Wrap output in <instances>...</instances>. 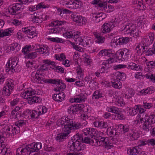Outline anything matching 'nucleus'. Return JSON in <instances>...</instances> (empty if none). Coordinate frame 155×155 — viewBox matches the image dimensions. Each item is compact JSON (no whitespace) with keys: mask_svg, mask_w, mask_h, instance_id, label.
Instances as JSON below:
<instances>
[{"mask_svg":"<svg viewBox=\"0 0 155 155\" xmlns=\"http://www.w3.org/2000/svg\"><path fill=\"white\" fill-rule=\"evenodd\" d=\"M80 33L78 31H71L67 32L63 34L65 37L74 39L76 45H81L83 47H86L91 43V38L90 37L84 36L83 38L80 36Z\"/></svg>","mask_w":155,"mask_h":155,"instance_id":"obj_1","label":"nucleus"},{"mask_svg":"<svg viewBox=\"0 0 155 155\" xmlns=\"http://www.w3.org/2000/svg\"><path fill=\"white\" fill-rule=\"evenodd\" d=\"M58 122L59 125H64V128L67 130H79L82 127L81 124L74 121L73 120L68 117L62 118Z\"/></svg>","mask_w":155,"mask_h":155,"instance_id":"obj_2","label":"nucleus"},{"mask_svg":"<svg viewBox=\"0 0 155 155\" xmlns=\"http://www.w3.org/2000/svg\"><path fill=\"white\" fill-rule=\"evenodd\" d=\"M25 6L22 4L16 3L9 7L8 12L12 15H14L16 18H20L24 16L23 10Z\"/></svg>","mask_w":155,"mask_h":155,"instance_id":"obj_3","label":"nucleus"},{"mask_svg":"<svg viewBox=\"0 0 155 155\" xmlns=\"http://www.w3.org/2000/svg\"><path fill=\"white\" fill-rule=\"evenodd\" d=\"M123 32L125 35L137 37L140 34V31L136 28L135 25L130 24L125 26L123 29Z\"/></svg>","mask_w":155,"mask_h":155,"instance_id":"obj_4","label":"nucleus"},{"mask_svg":"<svg viewBox=\"0 0 155 155\" xmlns=\"http://www.w3.org/2000/svg\"><path fill=\"white\" fill-rule=\"evenodd\" d=\"M115 54L117 59L122 61L127 60L130 58L131 56L130 51L126 48L119 50L116 52Z\"/></svg>","mask_w":155,"mask_h":155,"instance_id":"obj_5","label":"nucleus"},{"mask_svg":"<svg viewBox=\"0 0 155 155\" xmlns=\"http://www.w3.org/2000/svg\"><path fill=\"white\" fill-rule=\"evenodd\" d=\"M18 62L17 57L10 58L6 65V71L10 74L14 73L15 71V67Z\"/></svg>","mask_w":155,"mask_h":155,"instance_id":"obj_6","label":"nucleus"},{"mask_svg":"<svg viewBox=\"0 0 155 155\" xmlns=\"http://www.w3.org/2000/svg\"><path fill=\"white\" fill-rule=\"evenodd\" d=\"M117 75H119L118 77H116L115 78H114L112 81V85L113 87L116 89H120L122 87V84L120 82V80H123L125 79V74L124 73H120L119 72H117Z\"/></svg>","mask_w":155,"mask_h":155,"instance_id":"obj_7","label":"nucleus"},{"mask_svg":"<svg viewBox=\"0 0 155 155\" xmlns=\"http://www.w3.org/2000/svg\"><path fill=\"white\" fill-rule=\"evenodd\" d=\"M38 111L33 110L31 111L30 110H28V114L33 119L37 118L38 117L43 114L46 113L47 110V108L45 106H41L38 108Z\"/></svg>","mask_w":155,"mask_h":155,"instance_id":"obj_8","label":"nucleus"},{"mask_svg":"<svg viewBox=\"0 0 155 155\" xmlns=\"http://www.w3.org/2000/svg\"><path fill=\"white\" fill-rule=\"evenodd\" d=\"M129 41L128 37L118 38V37H114L111 42V46L116 48L118 45H121L126 44Z\"/></svg>","mask_w":155,"mask_h":155,"instance_id":"obj_9","label":"nucleus"},{"mask_svg":"<svg viewBox=\"0 0 155 155\" xmlns=\"http://www.w3.org/2000/svg\"><path fill=\"white\" fill-rule=\"evenodd\" d=\"M31 81L34 83L43 84V82L45 83V80L42 77L41 74H39V72L34 71L31 74Z\"/></svg>","mask_w":155,"mask_h":155,"instance_id":"obj_10","label":"nucleus"},{"mask_svg":"<svg viewBox=\"0 0 155 155\" xmlns=\"http://www.w3.org/2000/svg\"><path fill=\"white\" fill-rule=\"evenodd\" d=\"M145 110L142 108V105H136L133 108H130L128 110V113L131 116H133L137 114L138 112L142 114L144 112Z\"/></svg>","mask_w":155,"mask_h":155,"instance_id":"obj_11","label":"nucleus"},{"mask_svg":"<svg viewBox=\"0 0 155 155\" xmlns=\"http://www.w3.org/2000/svg\"><path fill=\"white\" fill-rule=\"evenodd\" d=\"M154 35L152 33H150L149 35L142 39L141 42L147 48L150 44H151L153 40Z\"/></svg>","mask_w":155,"mask_h":155,"instance_id":"obj_12","label":"nucleus"},{"mask_svg":"<svg viewBox=\"0 0 155 155\" xmlns=\"http://www.w3.org/2000/svg\"><path fill=\"white\" fill-rule=\"evenodd\" d=\"M116 67L118 68H127L129 69L137 71H138L140 69V67L138 65L132 62L129 63L127 65H118L116 66Z\"/></svg>","mask_w":155,"mask_h":155,"instance_id":"obj_13","label":"nucleus"},{"mask_svg":"<svg viewBox=\"0 0 155 155\" xmlns=\"http://www.w3.org/2000/svg\"><path fill=\"white\" fill-rule=\"evenodd\" d=\"M63 130V133L58 134L55 137V140L58 142H61L63 141L64 139L67 138L68 135L71 132L70 131L67 130L64 128Z\"/></svg>","mask_w":155,"mask_h":155,"instance_id":"obj_14","label":"nucleus"},{"mask_svg":"<svg viewBox=\"0 0 155 155\" xmlns=\"http://www.w3.org/2000/svg\"><path fill=\"white\" fill-rule=\"evenodd\" d=\"M22 31L25 34H27L29 38H33L37 35V33L35 29L31 27H25L22 28Z\"/></svg>","mask_w":155,"mask_h":155,"instance_id":"obj_15","label":"nucleus"},{"mask_svg":"<svg viewBox=\"0 0 155 155\" xmlns=\"http://www.w3.org/2000/svg\"><path fill=\"white\" fill-rule=\"evenodd\" d=\"M139 137V134L138 131L134 129H132L131 131L127 134L128 139L130 141L137 140Z\"/></svg>","mask_w":155,"mask_h":155,"instance_id":"obj_16","label":"nucleus"},{"mask_svg":"<svg viewBox=\"0 0 155 155\" xmlns=\"http://www.w3.org/2000/svg\"><path fill=\"white\" fill-rule=\"evenodd\" d=\"M82 130L85 135H90V137L91 136V137L95 135V134H97L98 133V131L95 129L91 127L84 128Z\"/></svg>","mask_w":155,"mask_h":155,"instance_id":"obj_17","label":"nucleus"},{"mask_svg":"<svg viewBox=\"0 0 155 155\" xmlns=\"http://www.w3.org/2000/svg\"><path fill=\"white\" fill-rule=\"evenodd\" d=\"M86 98V96L83 94H80L79 95L75 96L74 99H71V102L80 103L85 101Z\"/></svg>","mask_w":155,"mask_h":155,"instance_id":"obj_18","label":"nucleus"},{"mask_svg":"<svg viewBox=\"0 0 155 155\" xmlns=\"http://www.w3.org/2000/svg\"><path fill=\"white\" fill-rule=\"evenodd\" d=\"M92 4L93 5L97 4L102 10L105 11L107 6V2L104 0H94L92 1Z\"/></svg>","mask_w":155,"mask_h":155,"instance_id":"obj_19","label":"nucleus"},{"mask_svg":"<svg viewBox=\"0 0 155 155\" xmlns=\"http://www.w3.org/2000/svg\"><path fill=\"white\" fill-rule=\"evenodd\" d=\"M114 28V26L111 23H105L102 26L101 29L102 32L103 33H107L110 32L112 28Z\"/></svg>","mask_w":155,"mask_h":155,"instance_id":"obj_20","label":"nucleus"},{"mask_svg":"<svg viewBox=\"0 0 155 155\" xmlns=\"http://www.w3.org/2000/svg\"><path fill=\"white\" fill-rule=\"evenodd\" d=\"M65 95L64 93L62 92L58 94H54L53 95V99L58 102H61L65 97Z\"/></svg>","mask_w":155,"mask_h":155,"instance_id":"obj_21","label":"nucleus"},{"mask_svg":"<svg viewBox=\"0 0 155 155\" xmlns=\"http://www.w3.org/2000/svg\"><path fill=\"white\" fill-rule=\"evenodd\" d=\"M147 49L143 44H141L140 42L139 44L137 45L135 48V50L136 52L138 54H142L146 52V51Z\"/></svg>","mask_w":155,"mask_h":155,"instance_id":"obj_22","label":"nucleus"},{"mask_svg":"<svg viewBox=\"0 0 155 155\" xmlns=\"http://www.w3.org/2000/svg\"><path fill=\"white\" fill-rule=\"evenodd\" d=\"M140 150V149L138 146L131 147L127 150V153L130 155H137L139 153Z\"/></svg>","mask_w":155,"mask_h":155,"instance_id":"obj_23","label":"nucleus"},{"mask_svg":"<svg viewBox=\"0 0 155 155\" xmlns=\"http://www.w3.org/2000/svg\"><path fill=\"white\" fill-rule=\"evenodd\" d=\"M99 55L100 56H107L110 58H113L114 54L111 52V50H102L99 54Z\"/></svg>","mask_w":155,"mask_h":155,"instance_id":"obj_24","label":"nucleus"},{"mask_svg":"<svg viewBox=\"0 0 155 155\" xmlns=\"http://www.w3.org/2000/svg\"><path fill=\"white\" fill-rule=\"evenodd\" d=\"M25 98L27 99L28 102L30 104H32L34 103H39L41 101L40 98L35 96L29 97Z\"/></svg>","mask_w":155,"mask_h":155,"instance_id":"obj_25","label":"nucleus"},{"mask_svg":"<svg viewBox=\"0 0 155 155\" xmlns=\"http://www.w3.org/2000/svg\"><path fill=\"white\" fill-rule=\"evenodd\" d=\"M117 127H118V130H120V132L123 134L128 132L130 129L129 126L128 125L120 124L119 125H117Z\"/></svg>","mask_w":155,"mask_h":155,"instance_id":"obj_26","label":"nucleus"},{"mask_svg":"<svg viewBox=\"0 0 155 155\" xmlns=\"http://www.w3.org/2000/svg\"><path fill=\"white\" fill-rule=\"evenodd\" d=\"M75 152H78L81 150H83L85 149V145L82 144L81 143L73 142Z\"/></svg>","mask_w":155,"mask_h":155,"instance_id":"obj_27","label":"nucleus"},{"mask_svg":"<svg viewBox=\"0 0 155 155\" xmlns=\"http://www.w3.org/2000/svg\"><path fill=\"white\" fill-rule=\"evenodd\" d=\"M71 17L74 21L80 24L82 23L84 19V18H83L82 16L76 14L72 15Z\"/></svg>","mask_w":155,"mask_h":155,"instance_id":"obj_28","label":"nucleus"},{"mask_svg":"<svg viewBox=\"0 0 155 155\" xmlns=\"http://www.w3.org/2000/svg\"><path fill=\"white\" fill-rule=\"evenodd\" d=\"M93 124L95 127L100 129L106 128L108 127V125L106 123L97 120L93 122Z\"/></svg>","mask_w":155,"mask_h":155,"instance_id":"obj_29","label":"nucleus"},{"mask_svg":"<svg viewBox=\"0 0 155 155\" xmlns=\"http://www.w3.org/2000/svg\"><path fill=\"white\" fill-rule=\"evenodd\" d=\"M153 127L152 124L149 123L147 121L145 120L144 123H143L142 126L143 129L145 131L149 132Z\"/></svg>","mask_w":155,"mask_h":155,"instance_id":"obj_30","label":"nucleus"},{"mask_svg":"<svg viewBox=\"0 0 155 155\" xmlns=\"http://www.w3.org/2000/svg\"><path fill=\"white\" fill-rule=\"evenodd\" d=\"M91 140L90 144L92 146H98L101 145V141H99V140L97 139L96 137V135L91 137Z\"/></svg>","mask_w":155,"mask_h":155,"instance_id":"obj_31","label":"nucleus"},{"mask_svg":"<svg viewBox=\"0 0 155 155\" xmlns=\"http://www.w3.org/2000/svg\"><path fill=\"white\" fill-rule=\"evenodd\" d=\"M84 80L86 81H87V82L89 84V87L92 88H95V86H97V83L93 80H92V78H90V76L86 77Z\"/></svg>","mask_w":155,"mask_h":155,"instance_id":"obj_32","label":"nucleus"},{"mask_svg":"<svg viewBox=\"0 0 155 155\" xmlns=\"http://www.w3.org/2000/svg\"><path fill=\"white\" fill-rule=\"evenodd\" d=\"M102 13H98L97 14H93L92 18L93 20L95 23H98L102 21L104 18L102 16Z\"/></svg>","mask_w":155,"mask_h":155,"instance_id":"obj_33","label":"nucleus"},{"mask_svg":"<svg viewBox=\"0 0 155 155\" xmlns=\"http://www.w3.org/2000/svg\"><path fill=\"white\" fill-rule=\"evenodd\" d=\"M155 91L154 88L152 86L148 87L146 89H143L140 91V93L142 95H145L147 94H152Z\"/></svg>","mask_w":155,"mask_h":155,"instance_id":"obj_34","label":"nucleus"},{"mask_svg":"<svg viewBox=\"0 0 155 155\" xmlns=\"http://www.w3.org/2000/svg\"><path fill=\"white\" fill-rule=\"evenodd\" d=\"M104 96V94L101 91L99 90L96 91L93 93L92 98L93 100H97Z\"/></svg>","mask_w":155,"mask_h":155,"instance_id":"obj_35","label":"nucleus"},{"mask_svg":"<svg viewBox=\"0 0 155 155\" xmlns=\"http://www.w3.org/2000/svg\"><path fill=\"white\" fill-rule=\"evenodd\" d=\"M94 35L96 39L95 42L98 44L103 43L105 41V38L104 37L101 35L99 33L95 32L94 33Z\"/></svg>","mask_w":155,"mask_h":155,"instance_id":"obj_36","label":"nucleus"},{"mask_svg":"<svg viewBox=\"0 0 155 155\" xmlns=\"http://www.w3.org/2000/svg\"><path fill=\"white\" fill-rule=\"evenodd\" d=\"M126 91L125 93V97L127 98H130L133 97L135 94L134 90L131 88H126Z\"/></svg>","mask_w":155,"mask_h":155,"instance_id":"obj_37","label":"nucleus"},{"mask_svg":"<svg viewBox=\"0 0 155 155\" xmlns=\"http://www.w3.org/2000/svg\"><path fill=\"white\" fill-rule=\"evenodd\" d=\"M37 52H39L40 54H43L44 53H47L48 50L47 47L45 46H40L39 45H37Z\"/></svg>","mask_w":155,"mask_h":155,"instance_id":"obj_38","label":"nucleus"},{"mask_svg":"<svg viewBox=\"0 0 155 155\" xmlns=\"http://www.w3.org/2000/svg\"><path fill=\"white\" fill-rule=\"evenodd\" d=\"M11 29H6L4 30H0V37L2 38L4 36H6L11 35V33H12Z\"/></svg>","mask_w":155,"mask_h":155,"instance_id":"obj_39","label":"nucleus"},{"mask_svg":"<svg viewBox=\"0 0 155 155\" xmlns=\"http://www.w3.org/2000/svg\"><path fill=\"white\" fill-rule=\"evenodd\" d=\"M107 133L110 137H114L115 136L116 137H117V136L118 135V133L116 132L115 128H111V127L107 128Z\"/></svg>","mask_w":155,"mask_h":155,"instance_id":"obj_40","label":"nucleus"},{"mask_svg":"<svg viewBox=\"0 0 155 155\" xmlns=\"http://www.w3.org/2000/svg\"><path fill=\"white\" fill-rule=\"evenodd\" d=\"M82 137V135L78 133L71 137L72 141L81 143Z\"/></svg>","mask_w":155,"mask_h":155,"instance_id":"obj_41","label":"nucleus"},{"mask_svg":"<svg viewBox=\"0 0 155 155\" xmlns=\"http://www.w3.org/2000/svg\"><path fill=\"white\" fill-rule=\"evenodd\" d=\"M3 152V155H10V151L6 148H5V146L0 143V153Z\"/></svg>","mask_w":155,"mask_h":155,"instance_id":"obj_42","label":"nucleus"},{"mask_svg":"<svg viewBox=\"0 0 155 155\" xmlns=\"http://www.w3.org/2000/svg\"><path fill=\"white\" fill-rule=\"evenodd\" d=\"M145 120L147 121L148 122L153 125L155 123V115L151 114L148 116H146Z\"/></svg>","mask_w":155,"mask_h":155,"instance_id":"obj_43","label":"nucleus"},{"mask_svg":"<svg viewBox=\"0 0 155 155\" xmlns=\"http://www.w3.org/2000/svg\"><path fill=\"white\" fill-rule=\"evenodd\" d=\"M5 86L8 87L10 89L13 90L15 86L14 81L11 79H7L6 81Z\"/></svg>","mask_w":155,"mask_h":155,"instance_id":"obj_44","label":"nucleus"},{"mask_svg":"<svg viewBox=\"0 0 155 155\" xmlns=\"http://www.w3.org/2000/svg\"><path fill=\"white\" fill-rule=\"evenodd\" d=\"M12 89H10L9 88L5 86L3 88L2 91V93L4 95L9 96L12 91Z\"/></svg>","mask_w":155,"mask_h":155,"instance_id":"obj_45","label":"nucleus"},{"mask_svg":"<svg viewBox=\"0 0 155 155\" xmlns=\"http://www.w3.org/2000/svg\"><path fill=\"white\" fill-rule=\"evenodd\" d=\"M66 23V21H58L56 20L51 22L49 24L50 26H61L64 25Z\"/></svg>","mask_w":155,"mask_h":155,"instance_id":"obj_46","label":"nucleus"},{"mask_svg":"<svg viewBox=\"0 0 155 155\" xmlns=\"http://www.w3.org/2000/svg\"><path fill=\"white\" fill-rule=\"evenodd\" d=\"M15 124L19 129H20V127H22L26 126V121L24 120H19L15 122Z\"/></svg>","mask_w":155,"mask_h":155,"instance_id":"obj_47","label":"nucleus"},{"mask_svg":"<svg viewBox=\"0 0 155 155\" xmlns=\"http://www.w3.org/2000/svg\"><path fill=\"white\" fill-rule=\"evenodd\" d=\"M114 59L113 58H109L107 61V62H103L102 63L103 65H104L105 67H106V69H108L110 68L109 64H111L114 62Z\"/></svg>","mask_w":155,"mask_h":155,"instance_id":"obj_48","label":"nucleus"},{"mask_svg":"<svg viewBox=\"0 0 155 155\" xmlns=\"http://www.w3.org/2000/svg\"><path fill=\"white\" fill-rule=\"evenodd\" d=\"M113 116L115 117V119L123 120L125 119V117L123 115L122 113L120 112V110H119V111L116 112L114 115L113 114Z\"/></svg>","mask_w":155,"mask_h":155,"instance_id":"obj_49","label":"nucleus"},{"mask_svg":"<svg viewBox=\"0 0 155 155\" xmlns=\"http://www.w3.org/2000/svg\"><path fill=\"white\" fill-rule=\"evenodd\" d=\"M106 110L108 112H111L115 114L116 112L119 111V109L115 106H110L107 107Z\"/></svg>","mask_w":155,"mask_h":155,"instance_id":"obj_50","label":"nucleus"},{"mask_svg":"<svg viewBox=\"0 0 155 155\" xmlns=\"http://www.w3.org/2000/svg\"><path fill=\"white\" fill-rule=\"evenodd\" d=\"M60 80L59 79H45V83L55 84L58 85V83L60 84Z\"/></svg>","mask_w":155,"mask_h":155,"instance_id":"obj_51","label":"nucleus"},{"mask_svg":"<svg viewBox=\"0 0 155 155\" xmlns=\"http://www.w3.org/2000/svg\"><path fill=\"white\" fill-rule=\"evenodd\" d=\"M48 39L50 41L56 43H62L64 42V40L62 38L56 37V38H48Z\"/></svg>","mask_w":155,"mask_h":155,"instance_id":"obj_52","label":"nucleus"},{"mask_svg":"<svg viewBox=\"0 0 155 155\" xmlns=\"http://www.w3.org/2000/svg\"><path fill=\"white\" fill-rule=\"evenodd\" d=\"M134 4L137 5V6H139V9L141 10H143L144 9V5H143V1L142 0H135L134 1Z\"/></svg>","mask_w":155,"mask_h":155,"instance_id":"obj_53","label":"nucleus"},{"mask_svg":"<svg viewBox=\"0 0 155 155\" xmlns=\"http://www.w3.org/2000/svg\"><path fill=\"white\" fill-rule=\"evenodd\" d=\"M77 70L78 78L79 79H81L83 78V70L80 66H78L77 67Z\"/></svg>","mask_w":155,"mask_h":155,"instance_id":"obj_54","label":"nucleus"},{"mask_svg":"<svg viewBox=\"0 0 155 155\" xmlns=\"http://www.w3.org/2000/svg\"><path fill=\"white\" fill-rule=\"evenodd\" d=\"M68 110H69V113L74 114L76 113L78 111L76 105H72L70 106Z\"/></svg>","mask_w":155,"mask_h":155,"instance_id":"obj_55","label":"nucleus"},{"mask_svg":"<svg viewBox=\"0 0 155 155\" xmlns=\"http://www.w3.org/2000/svg\"><path fill=\"white\" fill-rule=\"evenodd\" d=\"M20 131V129H19L16 126L14 127H12V130L10 132V133L11 135H14L15 134H18Z\"/></svg>","mask_w":155,"mask_h":155,"instance_id":"obj_56","label":"nucleus"},{"mask_svg":"<svg viewBox=\"0 0 155 155\" xmlns=\"http://www.w3.org/2000/svg\"><path fill=\"white\" fill-rule=\"evenodd\" d=\"M79 7V3L78 2H73L72 3L70 4L69 6H68V8L72 9H75Z\"/></svg>","mask_w":155,"mask_h":155,"instance_id":"obj_57","label":"nucleus"},{"mask_svg":"<svg viewBox=\"0 0 155 155\" xmlns=\"http://www.w3.org/2000/svg\"><path fill=\"white\" fill-rule=\"evenodd\" d=\"M12 126H5L4 128V132L5 134H6L7 135V136H9L11 134L10 133V132L11 131V129H12Z\"/></svg>","mask_w":155,"mask_h":155,"instance_id":"obj_58","label":"nucleus"},{"mask_svg":"<svg viewBox=\"0 0 155 155\" xmlns=\"http://www.w3.org/2000/svg\"><path fill=\"white\" fill-rule=\"evenodd\" d=\"M25 95H26L28 97V96H32V95L35 94H36V91L32 89H31L25 91Z\"/></svg>","mask_w":155,"mask_h":155,"instance_id":"obj_59","label":"nucleus"},{"mask_svg":"<svg viewBox=\"0 0 155 155\" xmlns=\"http://www.w3.org/2000/svg\"><path fill=\"white\" fill-rule=\"evenodd\" d=\"M115 7L113 5H109L106 6L105 11L108 13L113 12L115 10Z\"/></svg>","mask_w":155,"mask_h":155,"instance_id":"obj_60","label":"nucleus"},{"mask_svg":"<svg viewBox=\"0 0 155 155\" xmlns=\"http://www.w3.org/2000/svg\"><path fill=\"white\" fill-rule=\"evenodd\" d=\"M68 150L70 151L75 152V149H74V145L72 141H70L68 142Z\"/></svg>","mask_w":155,"mask_h":155,"instance_id":"obj_61","label":"nucleus"},{"mask_svg":"<svg viewBox=\"0 0 155 155\" xmlns=\"http://www.w3.org/2000/svg\"><path fill=\"white\" fill-rule=\"evenodd\" d=\"M34 15H35V16L40 20H41L42 21H43L44 20L43 14L42 12H37V13L35 12L34 14Z\"/></svg>","mask_w":155,"mask_h":155,"instance_id":"obj_62","label":"nucleus"},{"mask_svg":"<svg viewBox=\"0 0 155 155\" xmlns=\"http://www.w3.org/2000/svg\"><path fill=\"white\" fill-rule=\"evenodd\" d=\"M142 106V108L143 109H149L153 106V105L151 103H147V102H143V105H140Z\"/></svg>","mask_w":155,"mask_h":155,"instance_id":"obj_63","label":"nucleus"},{"mask_svg":"<svg viewBox=\"0 0 155 155\" xmlns=\"http://www.w3.org/2000/svg\"><path fill=\"white\" fill-rule=\"evenodd\" d=\"M31 21L33 22L39 23H41L42 21L41 20V19L40 20L35 16V15H34L32 16Z\"/></svg>","mask_w":155,"mask_h":155,"instance_id":"obj_64","label":"nucleus"}]
</instances>
